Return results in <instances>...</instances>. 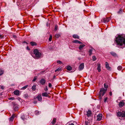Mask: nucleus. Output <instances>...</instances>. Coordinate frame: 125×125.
<instances>
[{"label":"nucleus","mask_w":125,"mask_h":125,"mask_svg":"<svg viewBox=\"0 0 125 125\" xmlns=\"http://www.w3.org/2000/svg\"><path fill=\"white\" fill-rule=\"evenodd\" d=\"M115 41L117 45L120 46L124 45V46L125 47V35H119L116 37Z\"/></svg>","instance_id":"nucleus-1"},{"label":"nucleus","mask_w":125,"mask_h":125,"mask_svg":"<svg viewBox=\"0 0 125 125\" xmlns=\"http://www.w3.org/2000/svg\"><path fill=\"white\" fill-rule=\"evenodd\" d=\"M107 91V89H105L104 88H101L100 89L99 93V98L101 100L102 97L105 94Z\"/></svg>","instance_id":"nucleus-2"},{"label":"nucleus","mask_w":125,"mask_h":125,"mask_svg":"<svg viewBox=\"0 0 125 125\" xmlns=\"http://www.w3.org/2000/svg\"><path fill=\"white\" fill-rule=\"evenodd\" d=\"M34 54L35 55L34 58L36 59L39 58L41 55V53L39 52L38 50L37 49H35L33 51Z\"/></svg>","instance_id":"nucleus-3"},{"label":"nucleus","mask_w":125,"mask_h":125,"mask_svg":"<svg viewBox=\"0 0 125 125\" xmlns=\"http://www.w3.org/2000/svg\"><path fill=\"white\" fill-rule=\"evenodd\" d=\"M117 115L119 116L125 117V111H123L122 112H119L117 113Z\"/></svg>","instance_id":"nucleus-4"},{"label":"nucleus","mask_w":125,"mask_h":125,"mask_svg":"<svg viewBox=\"0 0 125 125\" xmlns=\"http://www.w3.org/2000/svg\"><path fill=\"white\" fill-rule=\"evenodd\" d=\"M105 66L106 68L109 70H111V68L109 66V63L107 62H105Z\"/></svg>","instance_id":"nucleus-5"},{"label":"nucleus","mask_w":125,"mask_h":125,"mask_svg":"<svg viewBox=\"0 0 125 125\" xmlns=\"http://www.w3.org/2000/svg\"><path fill=\"white\" fill-rule=\"evenodd\" d=\"M84 67V63H82L80 65L79 67V71H81L83 69Z\"/></svg>","instance_id":"nucleus-6"},{"label":"nucleus","mask_w":125,"mask_h":125,"mask_svg":"<svg viewBox=\"0 0 125 125\" xmlns=\"http://www.w3.org/2000/svg\"><path fill=\"white\" fill-rule=\"evenodd\" d=\"M102 118V114H99L97 116V119L98 121H100Z\"/></svg>","instance_id":"nucleus-7"},{"label":"nucleus","mask_w":125,"mask_h":125,"mask_svg":"<svg viewBox=\"0 0 125 125\" xmlns=\"http://www.w3.org/2000/svg\"><path fill=\"white\" fill-rule=\"evenodd\" d=\"M103 20L104 22L106 23V22H108L110 20V19L109 18H104L103 19Z\"/></svg>","instance_id":"nucleus-8"},{"label":"nucleus","mask_w":125,"mask_h":125,"mask_svg":"<svg viewBox=\"0 0 125 125\" xmlns=\"http://www.w3.org/2000/svg\"><path fill=\"white\" fill-rule=\"evenodd\" d=\"M36 97L39 101H42V97L41 94H38Z\"/></svg>","instance_id":"nucleus-9"},{"label":"nucleus","mask_w":125,"mask_h":125,"mask_svg":"<svg viewBox=\"0 0 125 125\" xmlns=\"http://www.w3.org/2000/svg\"><path fill=\"white\" fill-rule=\"evenodd\" d=\"M14 94L17 95H19L20 94V92L18 90H16L13 92Z\"/></svg>","instance_id":"nucleus-10"},{"label":"nucleus","mask_w":125,"mask_h":125,"mask_svg":"<svg viewBox=\"0 0 125 125\" xmlns=\"http://www.w3.org/2000/svg\"><path fill=\"white\" fill-rule=\"evenodd\" d=\"M40 82L42 84L44 85L45 84L46 81L44 79L42 78Z\"/></svg>","instance_id":"nucleus-11"},{"label":"nucleus","mask_w":125,"mask_h":125,"mask_svg":"<svg viewBox=\"0 0 125 125\" xmlns=\"http://www.w3.org/2000/svg\"><path fill=\"white\" fill-rule=\"evenodd\" d=\"M97 69L98 70V72H100L101 71V64L100 63H98L97 64Z\"/></svg>","instance_id":"nucleus-12"},{"label":"nucleus","mask_w":125,"mask_h":125,"mask_svg":"<svg viewBox=\"0 0 125 125\" xmlns=\"http://www.w3.org/2000/svg\"><path fill=\"white\" fill-rule=\"evenodd\" d=\"M87 114L86 115L88 116H90L92 114V112L90 110H88L87 112Z\"/></svg>","instance_id":"nucleus-13"},{"label":"nucleus","mask_w":125,"mask_h":125,"mask_svg":"<svg viewBox=\"0 0 125 125\" xmlns=\"http://www.w3.org/2000/svg\"><path fill=\"white\" fill-rule=\"evenodd\" d=\"M124 103L123 101H121L119 103V107H122L124 105Z\"/></svg>","instance_id":"nucleus-14"},{"label":"nucleus","mask_w":125,"mask_h":125,"mask_svg":"<svg viewBox=\"0 0 125 125\" xmlns=\"http://www.w3.org/2000/svg\"><path fill=\"white\" fill-rule=\"evenodd\" d=\"M15 116V114H13L10 118V121H13L14 116Z\"/></svg>","instance_id":"nucleus-15"},{"label":"nucleus","mask_w":125,"mask_h":125,"mask_svg":"<svg viewBox=\"0 0 125 125\" xmlns=\"http://www.w3.org/2000/svg\"><path fill=\"white\" fill-rule=\"evenodd\" d=\"M73 43H78L80 44H81L82 43V42L80 41H78V40H74L73 41Z\"/></svg>","instance_id":"nucleus-16"},{"label":"nucleus","mask_w":125,"mask_h":125,"mask_svg":"<svg viewBox=\"0 0 125 125\" xmlns=\"http://www.w3.org/2000/svg\"><path fill=\"white\" fill-rule=\"evenodd\" d=\"M73 37L74 39H79V36L76 34L73 35Z\"/></svg>","instance_id":"nucleus-17"},{"label":"nucleus","mask_w":125,"mask_h":125,"mask_svg":"<svg viewBox=\"0 0 125 125\" xmlns=\"http://www.w3.org/2000/svg\"><path fill=\"white\" fill-rule=\"evenodd\" d=\"M85 45L84 44L80 45L79 47V49L81 50L83 49V48L85 46Z\"/></svg>","instance_id":"nucleus-18"},{"label":"nucleus","mask_w":125,"mask_h":125,"mask_svg":"<svg viewBox=\"0 0 125 125\" xmlns=\"http://www.w3.org/2000/svg\"><path fill=\"white\" fill-rule=\"evenodd\" d=\"M56 119L55 118H54L51 122V123L53 124L54 125L56 122Z\"/></svg>","instance_id":"nucleus-19"},{"label":"nucleus","mask_w":125,"mask_h":125,"mask_svg":"<svg viewBox=\"0 0 125 125\" xmlns=\"http://www.w3.org/2000/svg\"><path fill=\"white\" fill-rule=\"evenodd\" d=\"M42 95L43 96L47 97L48 96V94L46 93H43L42 94Z\"/></svg>","instance_id":"nucleus-20"},{"label":"nucleus","mask_w":125,"mask_h":125,"mask_svg":"<svg viewBox=\"0 0 125 125\" xmlns=\"http://www.w3.org/2000/svg\"><path fill=\"white\" fill-rule=\"evenodd\" d=\"M36 85H35L34 84L32 87V89L33 91H35L36 89Z\"/></svg>","instance_id":"nucleus-21"},{"label":"nucleus","mask_w":125,"mask_h":125,"mask_svg":"<svg viewBox=\"0 0 125 125\" xmlns=\"http://www.w3.org/2000/svg\"><path fill=\"white\" fill-rule=\"evenodd\" d=\"M30 43L32 46H34L36 45V44L35 42H30Z\"/></svg>","instance_id":"nucleus-22"},{"label":"nucleus","mask_w":125,"mask_h":125,"mask_svg":"<svg viewBox=\"0 0 125 125\" xmlns=\"http://www.w3.org/2000/svg\"><path fill=\"white\" fill-rule=\"evenodd\" d=\"M67 69L68 70L70 71L72 69V67L71 66H67Z\"/></svg>","instance_id":"nucleus-23"},{"label":"nucleus","mask_w":125,"mask_h":125,"mask_svg":"<svg viewBox=\"0 0 125 125\" xmlns=\"http://www.w3.org/2000/svg\"><path fill=\"white\" fill-rule=\"evenodd\" d=\"M4 73L2 69H0V75H1Z\"/></svg>","instance_id":"nucleus-24"},{"label":"nucleus","mask_w":125,"mask_h":125,"mask_svg":"<svg viewBox=\"0 0 125 125\" xmlns=\"http://www.w3.org/2000/svg\"><path fill=\"white\" fill-rule=\"evenodd\" d=\"M93 49H91L89 50V53L90 56H91L92 55V51L93 50Z\"/></svg>","instance_id":"nucleus-25"},{"label":"nucleus","mask_w":125,"mask_h":125,"mask_svg":"<svg viewBox=\"0 0 125 125\" xmlns=\"http://www.w3.org/2000/svg\"><path fill=\"white\" fill-rule=\"evenodd\" d=\"M28 86V85H26L24 86L23 87H22L21 88V89L22 90H24V89H25Z\"/></svg>","instance_id":"nucleus-26"},{"label":"nucleus","mask_w":125,"mask_h":125,"mask_svg":"<svg viewBox=\"0 0 125 125\" xmlns=\"http://www.w3.org/2000/svg\"><path fill=\"white\" fill-rule=\"evenodd\" d=\"M122 69V67L121 66H119L117 67V69L119 71L121 70Z\"/></svg>","instance_id":"nucleus-27"},{"label":"nucleus","mask_w":125,"mask_h":125,"mask_svg":"<svg viewBox=\"0 0 125 125\" xmlns=\"http://www.w3.org/2000/svg\"><path fill=\"white\" fill-rule=\"evenodd\" d=\"M60 36V35L59 34H56L55 35V37L56 38H58Z\"/></svg>","instance_id":"nucleus-28"},{"label":"nucleus","mask_w":125,"mask_h":125,"mask_svg":"<svg viewBox=\"0 0 125 125\" xmlns=\"http://www.w3.org/2000/svg\"><path fill=\"white\" fill-rule=\"evenodd\" d=\"M104 87L105 88H106V89H107V88L108 87V85H107V84L106 83H104Z\"/></svg>","instance_id":"nucleus-29"},{"label":"nucleus","mask_w":125,"mask_h":125,"mask_svg":"<svg viewBox=\"0 0 125 125\" xmlns=\"http://www.w3.org/2000/svg\"><path fill=\"white\" fill-rule=\"evenodd\" d=\"M52 35L51 34L50 35V36L49 39V40L50 41H51L52 40Z\"/></svg>","instance_id":"nucleus-30"},{"label":"nucleus","mask_w":125,"mask_h":125,"mask_svg":"<svg viewBox=\"0 0 125 125\" xmlns=\"http://www.w3.org/2000/svg\"><path fill=\"white\" fill-rule=\"evenodd\" d=\"M110 53H111V54H112V55H113L114 56H115L116 55V53L114 52H110Z\"/></svg>","instance_id":"nucleus-31"},{"label":"nucleus","mask_w":125,"mask_h":125,"mask_svg":"<svg viewBox=\"0 0 125 125\" xmlns=\"http://www.w3.org/2000/svg\"><path fill=\"white\" fill-rule=\"evenodd\" d=\"M24 97L26 98H28V95L27 94H26L24 95Z\"/></svg>","instance_id":"nucleus-32"},{"label":"nucleus","mask_w":125,"mask_h":125,"mask_svg":"<svg viewBox=\"0 0 125 125\" xmlns=\"http://www.w3.org/2000/svg\"><path fill=\"white\" fill-rule=\"evenodd\" d=\"M92 58H93V60L94 61H95L96 60V57L95 56H93Z\"/></svg>","instance_id":"nucleus-33"},{"label":"nucleus","mask_w":125,"mask_h":125,"mask_svg":"<svg viewBox=\"0 0 125 125\" xmlns=\"http://www.w3.org/2000/svg\"><path fill=\"white\" fill-rule=\"evenodd\" d=\"M37 79V77H36V76L34 77V78L33 79V81L34 82V81H35Z\"/></svg>","instance_id":"nucleus-34"},{"label":"nucleus","mask_w":125,"mask_h":125,"mask_svg":"<svg viewBox=\"0 0 125 125\" xmlns=\"http://www.w3.org/2000/svg\"><path fill=\"white\" fill-rule=\"evenodd\" d=\"M57 62L58 63H59V64H61L62 63V62L60 60L57 61Z\"/></svg>","instance_id":"nucleus-35"},{"label":"nucleus","mask_w":125,"mask_h":125,"mask_svg":"<svg viewBox=\"0 0 125 125\" xmlns=\"http://www.w3.org/2000/svg\"><path fill=\"white\" fill-rule=\"evenodd\" d=\"M14 99V98L13 97L9 98H8V99L9 100H13Z\"/></svg>","instance_id":"nucleus-36"},{"label":"nucleus","mask_w":125,"mask_h":125,"mask_svg":"<svg viewBox=\"0 0 125 125\" xmlns=\"http://www.w3.org/2000/svg\"><path fill=\"white\" fill-rule=\"evenodd\" d=\"M58 26L57 25H56L55 27V31H56L57 29Z\"/></svg>","instance_id":"nucleus-37"},{"label":"nucleus","mask_w":125,"mask_h":125,"mask_svg":"<svg viewBox=\"0 0 125 125\" xmlns=\"http://www.w3.org/2000/svg\"><path fill=\"white\" fill-rule=\"evenodd\" d=\"M122 9H120V10L119 11H118V13H120L121 12H122Z\"/></svg>","instance_id":"nucleus-38"},{"label":"nucleus","mask_w":125,"mask_h":125,"mask_svg":"<svg viewBox=\"0 0 125 125\" xmlns=\"http://www.w3.org/2000/svg\"><path fill=\"white\" fill-rule=\"evenodd\" d=\"M60 69L59 68L57 69L55 71V72H57V71H59L60 70Z\"/></svg>","instance_id":"nucleus-39"},{"label":"nucleus","mask_w":125,"mask_h":125,"mask_svg":"<svg viewBox=\"0 0 125 125\" xmlns=\"http://www.w3.org/2000/svg\"><path fill=\"white\" fill-rule=\"evenodd\" d=\"M108 98L107 97H106L104 99V102H106L107 100V99Z\"/></svg>","instance_id":"nucleus-40"},{"label":"nucleus","mask_w":125,"mask_h":125,"mask_svg":"<svg viewBox=\"0 0 125 125\" xmlns=\"http://www.w3.org/2000/svg\"><path fill=\"white\" fill-rule=\"evenodd\" d=\"M52 86V85L51 83H49V87H51Z\"/></svg>","instance_id":"nucleus-41"},{"label":"nucleus","mask_w":125,"mask_h":125,"mask_svg":"<svg viewBox=\"0 0 125 125\" xmlns=\"http://www.w3.org/2000/svg\"><path fill=\"white\" fill-rule=\"evenodd\" d=\"M44 90L46 91H47L48 90V89L47 86L46 87V89H45Z\"/></svg>","instance_id":"nucleus-42"},{"label":"nucleus","mask_w":125,"mask_h":125,"mask_svg":"<svg viewBox=\"0 0 125 125\" xmlns=\"http://www.w3.org/2000/svg\"><path fill=\"white\" fill-rule=\"evenodd\" d=\"M36 113L37 115H38L39 114V112L38 111H36Z\"/></svg>","instance_id":"nucleus-43"},{"label":"nucleus","mask_w":125,"mask_h":125,"mask_svg":"<svg viewBox=\"0 0 125 125\" xmlns=\"http://www.w3.org/2000/svg\"><path fill=\"white\" fill-rule=\"evenodd\" d=\"M109 94L110 96H111L112 95V92L111 91L109 93Z\"/></svg>","instance_id":"nucleus-44"},{"label":"nucleus","mask_w":125,"mask_h":125,"mask_svg":"<svg viewBox=\"0 0 125 125\" xmlns=\"http://www.w3.org/2000/svg\"><path fill=\"white\" fill-rule=\"evenodd\" d=\"M21 118H22V119L23 120L24 119V117L23 116H22L21 117Z\"/></svg>","instance_id":"nucleus-45"},{"label":"nucleus","mask_w":125,"mask_h":125,"mask_svg":"<svg viewBox=\"0 0 125 125\" xmlns=\"http://www.w3.org/2000/svg\"><path fill=\"white\" fill-rule=\"evenodd\" d=\"M69 125H74V124L73 123H71L69 124Z\"/></svg>","instance_id":"nucleus-46"},{"label":"nucleus","mask_w":125,"mask_h":125,"mask_svg":"<svg viewBox=\"0 0 125 125\" xmlns=\"http://www.w3.org/2000/svg\"><path fill=\"white\" fill-rule=\"evenodd\" d=\"M1 88L2 89H4L3 87V86H1Z\"/></svg>","instance_id":"nucleus-47"},{"label":"nucleus","mask_w":125,"mask_h":125,"mask_svg":"<svg viewBox=\"0 0 125 125\" xmlns=\"http://www.w3.org/2000/svg\"><path fill=\"white\" fill-rule=\"evenodd\" d=\"M2 35L0 34V38H2Z\"/></svg>","instance_id":"nucleus-48"},{"label":"nucleus","mask_w":125,"mask_h":125,"mask_svg":"<svg viewBox=\"0 0 125 125\" xmlns=\"http://www.w3.org/2000/svg\"><path fill=\"white\" fill-rule=\"evenodd\" d=\"M13 37H14V38H16V36L15 35H14L13 36Z\"/></svg>","instance_id":"nucleus-49"},{"label":"nucleus","mask_w":125,"mask_h":125,"mask_svg":"<svg viewBox=\"0 0 125 125\" xmlns=\"http://www.w3.org/2000/svg\"><path fill=\"white\" fill-rule=\"evenodd\" d=\"M53 78H56V76H55V75H54Z\"/></svg>","instance_id":"nucleus-50"},{"label":"nucleus","mask_w":125,"mask_h":125,"mask_svg":"<svg viewBox=\"0 0 125 125\" xmlns=\"http://www.w3.org/2000/svg\"><path fill=\"white\" fill-rule=\"evenodd\" d=\"M27 48L28 49V46H27Z\"/></svg>","instance_id":"nucleus-51"}]
</instances>
